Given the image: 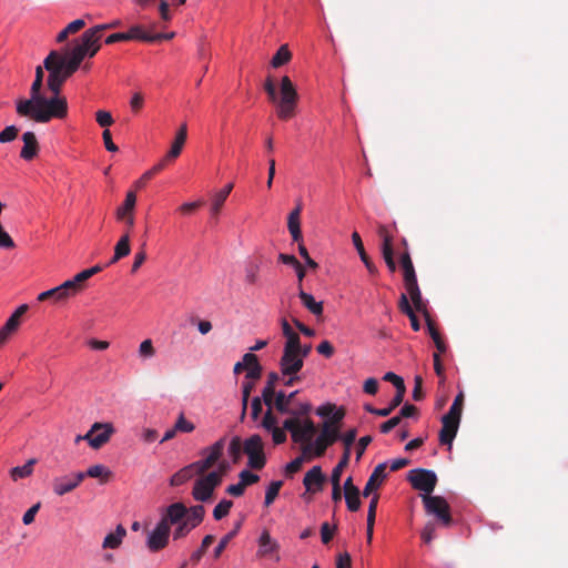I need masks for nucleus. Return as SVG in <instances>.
I'll list each match as a JSON object with an SVG mask.
<instances>
[{"label":"nucleus","mask_w":568,"mask_h":568,"mask_svg":"<svg viewBox=\"0 0 568 568\" xmlns=\"http://www.w3.org/2000/svg\"><path fill=\"white\" fill-rule=\"evenodd\" d=\"M423 504L428 514L435 515L444 526L453 521L450 507L442 496H423Z\"/></svg>","instance_id":"nucleus-8"},{"label":"nucleus","mask_w":568,"mask_h":568,"mask_svg":"<svg viewBox=\"0 0 568 568\" xmlns=\"http://www.w3.org/2000/svg\"><path fill=\"white\" fill-rule=\"evenodd\" d=\"M278 549H280L278 542L272 539V537L267 530H263L258 538L257 556H260V557L272 556L273 554H277Z\"/></svg>","instance_id":"nucleus-23"},{"label":"nucleus","mask_w":568,"mask_h":568,"mask_svg":"<svg viewBox=\"0 0 568 568\" xmlns=\"http://www.w3.org/2000/svg\"><path fill=\"white\" fill-rule=\"evenodd\" d=\"M195 475L193 468L191 465H187L183 468H181L179 471H176L170 479L171 486H180L186 483L187 480L192 479Z\"/></svg>","instance_id":"nucleus-37"},{"label":"nucleus","mask_w":568,"mask_h":568,"mask_svg":"<svg viewBox=\"0 0 568 568\" xmlns=\"http://www.w3.org/2000/svg\"><path fill=\"white\" fill-rule=\"evenodd\" d=\"M205 509L202 505H196L187 509V514L184 517V521L194 529L197 527L204 518Z\"/></svg>","instance_id":"nucleus-34"},{"label":"nucleus","mask_w":568,"mask_h":568,"mask_svg":"<svg viewBox=\"0 0 568 568\" xmlns=\"http://www.w3.org/2000/svg\"><path fill=\"white\" fill-rule=\"evenodd\" d=\"M196 476L201 477L206 475V471L211 469L214 464L205 456V458L201 460H196L190 464Z\"/></svg>","instance_id":"nucleus-51"},{"label":"nucleus","mask_w":568,"mask_h":568,"mask_svg":"<svg viewBox=\"0 0 568 568\" xmlns=\"http://www.w3.org/2000/svg\"><path fill=\"white\" fill-rule=\"evenodd\" d=\"M184 144H172L171 150L168 154L159 162L163 163V169L171 162H173L182 152Z\"/></svg>","instance_id":"nucleus-58"},{"label":"nucleus","mask_w":568,"mask_h":568,"mask_svg":"<svg viewBox=\"0 0 568 568\" xmlns=\"http://www.w3.org/2000/svg\"><path fill=\"white\" fill-rule=\"evenodd\" d=\"M243 442L239 436H234L229 445V454L234 464H237L242 457Z\"/></svg>","instance_id":"nucleus-44"},{"label":"nucleus","mask_w":568,"mask_h":568,"mask_svg":"<svg viewBox=\"0 0 568 568\" xmlns=\"http://www.w3.org/2000/svg\"><path fill=\"white\" fill-rule=\"evenodd\" d=\"M281 326L283 335L286 338L284 344V348L295 349L298 347V343L301 342L300 335L291 327L290 323L285 317L281 320Z\"/></svg>","instance_id":"nucleus-28"},{"label":"nucleus","mask_w":568,"mask_h":568,"mask_svg":"<svg viewBox=\"0 0 568 568\" xmlns=\"http://www.w3.org/2000/svg\"><path fill=\"white\" fill-rule=\"evenodd\" d=\"M240 483L246 488L260 480V477L247 469L242 470L239 474Z\"/></svg>","instance_id":"nucleus-63"},{"label":"nucleus","mask_w":568,"mask_h":568,"mask_svg":"<svg viewBox=\"0 0 568 568\" xmlns=\"http://www.w3.org/2000/svg\"><path fill=\"white\" fill-rule=\"evenodd\" d=\"M64 54L68 55L70 59L77 61L80 64H82L83 60L85 58H88L87 50H84V48H81L80 45H78L75 42H74L72 49L69 50Z\"/></svg>","instance_id":"nucleus-56"},{"label":"nucleus","mask_w":568,"mask_h":568,"mask_svg":"<svg viewBox=\"0 0 568 568\" xmlns=\"http://www.w3.org/2000/svg\"><path fill=\"white\" fill-rule=\"evenodd\" d=\"M336 529H337L336 525L331 527L328 523H323L322 526H321V539H322V542L325 544V545L328 544L332 540Z\"/></svg>","instance_id":"nucleus-61"},{"label":"nucleus","mask_w":568,"mask_h":568,"mask_svg":"<svg viewBox=\"0 0 568 568\" xmlns=\"http://www.w3.org/2000/svg\"><path fill=\"white\" fill-rule=\"evenodd\" d=\"M378 235L382 239V254L388 270L394 273L397 264L394 258L393 237L385 225L378 227Z\"/></svg>","instance_id":"nucleus-13"},{"label":"nucleus","mask_w":568,"mask_h":568,"mask_svg":"<svg viewBox=\"0 0 568 568\" xmlns=\"http://www.w3.org/2000/svg\"><path fill=\"white\" fill-rule=\"evenodd\" d=\"M233 506V501L229 499L221 500L213 509V517L215 520H221L226 517Z\"/></svg>","instance_id":"nucleus-49"},{"label":"nucleus","mask_w":568,"mask_h":568,"mask_svg":"<svg viewBox=\"0 0 568 568\" xmlns=\"http://www.w3.org/2000/svg\"><path fill=\"white\" fill-rule=\"evenodd\" d=\"M53 64L63 73L64 77H67V79L72 77L81 67L80 63L59 51H57V58L53 59Z\"/></svg>","instance_id":"nucleus-20"},{"label":"nucleus","mask_w":568,"mask_h":568,"mask_svg":"<svg viewBox=\"0 0 568 568\" xmlns=\"http://www.w3.org/2000/svg\"><path fill=\"white\" fill-rule=\"evenodd\" d=\"M292 59V53L288 50L287 44H283L280 47V49L276 51V53L273 55L271 60V65L273 68H280L286 63H288Z\"/></svg>","instance_id":"nucleus-38"},{"label":"nucleus","mask_w":568,"mask_h":568,"mask_svg":"<svg viewBox=\"0 0 568 568\" xmlns=\"http://www.w3.org/2000/svg\"><path fill=\"white\" fill-rule=\"evenodd\" d=\"M36 464H37V459L31 458L24 465L16 466V467L11 468L10 477L12 478L13 481H17L19 479L27 478V477L31 476Z\"/></svg>","instance_id":"nucleus-33"},{"label":"nucleus","mask_w":568,"mask_h":568,"mask_svg":"<svg viewBox=\"0 0 568 568\" xmlns=\"http://www.w3.org/2000/svg\"><path fill=\"white\" fill-rule=\"evenodd\" d=\"M43 80L34 78L30 88L29 99L17 101V113L38 123H48L53 119L68 115L67 99H50L42 93Z\"/></svg>","instance_id":"nucleus-1"},{"label":"nucleus","mask_w":568,"mask_h":568,"mask_svg":"<svg viewBox=\"0 0 568 568\" xmlns=\"http://www.w3.org/2000/svg\"><path fill=\"white\" fill-rule=\"evenodd\" d=\"M225 201H226V197H224V194H220L219 192H216L213 195L211 209H210L212 216L216 217L219 215Z\"/></svg>","instance_id":"nucleus-59"},{"label":"nucleus","mask_w":568,"mask_h":568,"mask_svg":"<svg viewBox=\"0 0 568 568\" xmlns=\"http://www.w3.org/2000/svg\"><path fill=\"white\" fill-rule=\"evenodd\" d=\"M282 486H283L282 480L272 481L270 484V486L266 489L265 499H264V505L266 507H268L270 505H272L274 503V500L278 496V493H280Z\"/></svg>","instance_id":"nucleus-48"},{"label":"nucleus","mask_w":568,"mask_h":568,"mask_svg":"<svg viewBox=\"0 0 568 568\" xmlns=\"http://www.w3.org/2000/svg\"><path fill=\"white\" fill-rule=\"evenodd\" d=\"M298 297L302 304L315 316L323 315V303L316 302L312 294L304 292L302 288L298 292Z\"/></svg>","instance_id":"nucleus-31"},{"label":"nucleus","mask_w":568,"mask_h":568,"mask_svg":"<svg viewBox=\"0 0 568 568\" xmlns=\"http://www.w3.org/2000/svg\"><path fill=\"white\" fill-rule=\"evenodd\" d=\"M359 491L344 494L347 509L349 511H357L361 508Z\"/></svg>","instance_id":"nucleus-53"},{"label":"nucleus","mask_w":568,"mask_h":568,"mask_svg":"<svg viewBox=\"0 0 568 568\" xmlns=\"http://www.w3.org/2000/svg\"><path fill=\"white\" fill-rule=\"evenodd\" d=\"M356 436H357L356 428L347 430L342 437L339 436V438L342 439L344 447H345L344 453L351 454V447L354 444Z\"/></svg>","instance_id":"nucleus-60"},{"label":"nucleus","mask_w":568,"mask_h":568,"mask_svg":"<svg viewBox=\"0 0 568 568\" xmlns=\"http://www.w3.org/2000/svg\"><path fill=\"white\" fill-rule=\"evenodd\" d=\"M383 379L392 383L394 385V387L396 388V394L392 399V406L398 407L403 403L404 396L406 393V386H405L404 379L393 372H387L384 375Z\"/></svg>","instance_id":"nucleus-21"},{"label":"nucleus","mask_w":568,"mask_h":568,"mask_svg":"<svg viewBox=\"0 0 568 568\" xmlns=\"http://www.w3.org/2000/svg\"><path fill=\"white\" fill-rule=\"evenodd\" d=\"M139 355L143 359L151 358L155 355V348L151 339H144L139 346Z\"/></svg>","instance_id":"nucleus-55"},{"label":"nucleus","mask_w":568,"mask_h":568,"mask_svg":"<svg viewBox=\"0 0 568 568\" xmlns=\"http://www.w3.org/2000/svg\"><path fill=\"white\" fill-rule=\"evenodd\" d=\"M225 446V438H221L215 442L212 446L205 448L202 454H206V457L215 465L223 454V449Z\"/></svg>","instance_id":"nucleus-39"},{"label":"nucleus","mask_w":568,"mask_h":568,"mask_svg":"<svg viewBox=\"0 0 568 568\" xmlns=\"http://www.w3.org/2000/svg\"><path fill=\"white\" fill-rule=\"evenodd\" d=\"M126 535V530L123 526L119 525L115 529V531L110 532L105 536L102 547L104 549H116L121 542L123 537Z\"/></svg>","instance_id":"nucleus-32"},{"label":"nucleus","mask_w":568,"mask_h":568,"mask_svg":"<svg viewBox=\"0 0 568 568\" xmlns=\"http://www.w3.org/2000/svg\"><path fill=\"white\" fill-rule=\"evenodd\" d=\"M214 539L215 538L213 535H206L202 539L200 548L191 555L190 560L193 564H197L202 559L203 555L206 552L207 548L213 544Z\"/></svg>","instance_id":"nucleus-45"},{"label":"nucleus","mask_w":568,"mask_h":568,"mask_svg":"<svg viewBox=\"0 0 568 568\" xmlns=\"http://www.w3.org/2000/svg\"><path fill=\"white\" fill-rule=\"evenodd\" d=\"M89 278V273L87 272V270H83L77 275H74L73 278L65 281V283L71 285L70 290L75 296L83 290L84 282L88 281Z\"/></svg>","instance_id":"nucleus-41"},{"label":"nucleus","mask_w":568,"mask_h":568,"mask_svg":"<svg viewBox=\"0 0 568 568\" xmlns=\"http://www.w3.org/2000/svg\"><path fill=\"white\" fill-rule=\"evenodd\" d=\"M113 433L114 428L112 424L94 423L84 435V438L92 448L99 449L110 440Z\"/></svg>","instance_id":"nucleus-9"},{"label":"nucleus","mask_w":568,"mask_h":568,"mask_svg":"<svg viewBox=\"0 0 568 568\" xmlns=\"http://www.w3.org/2000/svg\"><path fill=\"white\" fill-rule=\"evenodd\" d=\"M18 133L19 129L16 125H9L0 132V142H12Z\"/></svg>","instance_id":"nucleus-62"},{"label":"nucleus","mask_w":568,"mask_h":568,"mask_svg":"<svg viewBox=\"0 0 568 568\" xmlns=\"http://www.w3.org/2000/svg\"><path fill=\"white\" fill-rule=\"evenodd\" d=\"M407 479L414 489L425 493L424 496H432L438 481L435 471L425 468L409 470Z\"/></svg>","instance_id":"nucleus-7"},{"label":"nucleus","mask_w":568,"mask_h":568,"mask_svg":"<svg viewBox=\"0 0 568 568\" xmlns=\"http://www.w3.org/2000/svg\"><path fill=\"white\" fill-rule=\"evenodd\" d=\"M21 320L12 314L1 327L7 334H13L20 326Z\"/></svg>","instance_id":"nucleus-64"},{"label":"nucleus","mask_w":568,"mask_h":568,"mask_svg":"<svg viewBox=\"0 0 568 568\" xmlns=\"http://www.w3.org/2000/svg\"><path fill=\"white\" fill-rule=\"evenodd\" d=\"M406 291L409 294V297L414 304V308L422 313L427 318V315H429L426 302L422 297V292L419 290L418 283H413L405 286Z\"/></svg>","instance_id":"nucleus-24"},{"label":"nucleus","mask_w":568,"mask_h":568,"mask_svg":"<svg viewBox=\"0 0 568 568\" xmlns=\"http://www.w3.org/2000/svg\"><path fill=\"white\" fill-rule=\"evenodd\" d=\"M304 366V361L297 354V348L290 349L283 348V354L280 359L281 374H294L300 373Z\"/></svg>","instance_id":"nucleus-12"},{"label":"nucleus","mask_w":568,"mask_h":568,"mask_svg":"<svg viewBox=\"0 0 568 568\" xmlns=\"http://www.w3.org/2000/svg\"><path fill=\"white\" fill-rule=\"evenodd\" d=\"M400 264L403 268L404 285L406 286L413 283H417V276L415 273L413 261L407 250L403 252L400 255Z\"/></svg>","instance_id":"nucleus-26"},{"label":"nucleus","mask_w":568,"mask_h":568,"mask_svg":"<svg viewBox=\"0 0 568 568\" xmlns=\"http://www.w3.org/2000/svg\"><path fill=\"white\" fill-rule=\"evenodd\" d=\"M425 321H426L428 333H429L432 339L434 341L435 346L438 351L437 353H445L446 348H447L446 344L443 341L438 329L436 328L434 321L430 318V315H427V318Z\"/></svg>","instance_id":"nucleus-35"},{"label":"nucleus","mask_w":568,"mask_h":568,"mask_svg":"<svg viewBox=\"0 0 568 568\" xmlns=\"http://www.w3.org/2000/svg\"><path fill=\"white\" fill-rule=\"evenodd\" d=\"M128 40H140L145 42H152V34L148 33L142 27L133 26L126 32Z\"/></svg>","instance_id":"nucleus-46"},{"label":"nucleus","mask_w":568,"mask_h":568,"mask_svg":"<svg viewBox=\"0 0 568 568\" xmlns=\"http://www.w3.org/2000/svg\"><path fill=\"white\" fill-rule=\"evenodd\" d=\"M131 252V246H130V235L128 232H125L121 239L119 240V242L115 244V247H114V255L113 257L111 258L110 263L109 264H114L116 263L118 261H120L121 258L128 256Z\"/></svg>","instance_id":"nucleus-29"},{"label":"nucleus","mask_w":568,"mask_h":568,"mask_svg":"<svg viewBox=\"0 0 568 568\" xmlns=\"http://www.w3.org/2000/svg\"><path fill=\"white\" fill-rule=\"evenodd\" d=\"M241 527V523L236 524L233 530L227 532L219 542L214 549V558L217 559L227 547L229 542L237 535Z\"/></svg>","instance_id":"nucleus-43"},{"label":"nucleus","mask_w":568,"mask_h":568,"mask_svg":"<svg viewBox=\"0 0 568 568\" xmlns=\"http://www.w3.org/2000/svg\"><path fill=\"white\" fill-rule=\"evenodd\" d=\"M243 453L247 456L248 467L261 470L266 464L264 443L257 434L252 435L243 442Z\"/></svg>","instance_id":"nucleus-6"},{"label":"nucleus","mask_w":568,"mask_h":568,"mask_svg":"<svg viewBox=\"0 0 568 568\" xmlns=\"http://www.w3.org/2000/svg\"><path fill=\"white\" fill-rule=\"evenodd\" d=\"M82 473L84 474V478L87 476L92 478H100L102 484L106 483L112 476V473L104 465L101 464L93 465L89 467L87 471Z\"/></svg>","instance_id":"nucleus-36"},{"label":"nucleus","mask_w":568,"mask_h":568,"mask_svg":"<svg viewBox=\"0 0 568 568\" xmlns=\"http://www.w3.org/2000/svg\"><path fill=\"white\" fill-rule=\"evenodd\" d=\"M460 419L457 417H452L448 415H444L442 417V429L439 432V443L442 445H448L452 447L453 440L457 435Z\"/></svg>","instance_id":"nucleus-14"},{"label":"nucleus","mask_w":568,"mask_h":568,"mask_svg":"<svg viewBox=\"0 0 568 568\" xmlns=\"http://www.w3.org/2000/svg\"><path fill=\"white\" fill-rule=\"evenodd\" d=\"M351 454L343 453L338 464L333 468L331 481H341L343 470L348 466Z\"/></svg>","instance_id":"nucleus-50"},{"label":"nucleus","mask_w":568,"mask_h":568,"mask_svg":"<svg viewBox=\"0 0 568 568\" xmlns=\"http://www.w3.org/2000/svg\"><path fill=\"white\" fill-rule=\"evenodd\" d=\"M57 58V51L52 50L43 61V67L48 71L47 88L51 93L50 99H65L61 95V90L67 77L53 64V59Z\"/></svg>","instance_id":"nucleus-5"},{"label":"nucleus","mask_w":568,"mask_h":568,"mask_svg":"<svg viewBox=\"0 0 568 568\" xmlns=\"http://www.w3.org/2000/svg\"><path fill=\"white\" fill-rule=\"evenodd\" d=\"M284 429L291 433L294 443H302V453L311 455L313 452L312 439L316 433L315 424L312 419L307 418L302 424L296 417L287 418L283 423Z\"/></svg>","instance_id":"nucleus-3"},{"label":"nucleus","mask_w":568,"mask_h":568,"mask_svg":"<svg viewBox=\"0 0 568 568\" xmlns=\"http://www.w3.org/2000/svg\"><path fill=\"white\" fill-rule=\"evenodd\" d=\"M71 285L63 282L61 285L53 287L51 290L44 291L38 295L39 302H44L47 300H52L53 303H63L69 298L73 297L74 294L70 290Z\"/></svg>","instance_id":"nucleus-17"},{"label":"nucleus","mask_w":568,"mask_h":568,"mask_svg":"<svg viewBox=\"0 0 568 568\" xmlns=\"http://www.w3.org/2000/svg\"><path fill=\"white\" fill-rule=\"evenodd\" d=\"M287 227L292 235L293 241L301 242L302 241V231L300 224V217H296V213H290L287 219Z\"/></svg>","instance_id":"nucleus-42"},{"label":"nucleus","mask_w":568,"mask_h":568,"mask_svg":"<svg viewBox=\"0 0 568 568\" xmlns=\"http://www.w3.org/2000/svg\"><path fill=\"white\" fill-rule=\"evenodd\" d=\"M325 479L321 466H314L305 474L303 485L306 491L316 493L322 490Z\"/></svg>","instance_id":"nucleus-19"},{"label":"nucleus","mask_w":568,"mask_h":568,"mask_svg":"<svg viewBox=\"0 0 568 568\" xmlns=\"http://www.w3.org/2000/svg\"><path fill=\"white\" fill-rule=\"evenodd\" d=\"M246 366H252V369H250L246 373V378L254 381V379H258L261 377L262 366L258 363L257 356L255 354H253V353L244 354L242 362H237L234 365L233 372L235 374H240L242 371H244L246 368Z\"/></svg>","instance_id":"nucleus-16"},{"label":"nucleus","mask_w":568,"mask_h":568,"mask_svg":"<svg viewBox=\"0 0 568 568\" xmlns=\"http://www.w3.org/2000/svg\"><path fill=\"white\" fill-rule=\"evenodd\" d=\"M338 439L339 429L337 427H332L331 422H325L323 424V428L320 436L315 439V443L313 444L312 453L320 457L324 455L328 446L333 445Z\"/></svg>","instance_id":"nucleus-11"},{"label":"nucleus","mask_w":568,"mask_h":568,"mask_svg":"<svg viewBox=\"0 0 568 568\" xmlns=\"http://www.w3.org/2000/svg\"><path fill=\"white\" fill-rule=\"evenodd\" d=\"M39 144H23L20 151V158L26 161H31L39 154Z\"/></svg>","instance_id":"nucleus-54"},{"label":"nucleus","mask_w":568,"mask_h":568,"mask_svg":"<svg viewBox=\"0 0 568 568\" xmlns=\"http://www.w3.org/2000/svg\"><path fill=\"white\" fill-rule=\"evenodd\" d=\"M175 430L181 432V433H191L195 429V426L192 422H189L187 419H185L183 413H181L175 422Z\"/></svg>","instance_id":"nucleus-57"},{"label":"nucleus","mask_w":568,"mask_h":568,"mask_svg":"<svg viewBox=\"0 0 568 568\" xmlns=\"http://www.w3.org/2000/svg\"><path fill=\"white\" fill-rule=\"evenodd\" d=\"M297 393L298 390H294L286 395L283 390L277 392L274 400L275 409L281 414H290L292 412L290 405Z\"/></svg>","instance_id":"nucleus-27"},{"label":"nucleus","mask_w":568,"mask_h":568,"mask_svg":"<svg viewBox=\"0 0 568 568\" xmlns=\"http://www.w3.org/2000/svg\"><path fill=\"white\" fill-rule=\"evenodd\" d=\"M463 405H464V393L460 392L454 399L448 413L446 415L452 417L462 418V412H463Z\"/></svg>","instance_id":"nucleus-52"},{"label":"nucleus","mask_w":568,"mask_h":568,"mask_svg":"<svg viewBox=\"0 0 568 568\" xmlns=\"http://www.w3.org/2000/svg\"><path fill=\"white\" fill-rule=\"evenodd\" d=\"M100 34L97 33V30L93 28H90L85 30L79 39H77L74 42L80 45L81 48H84V50L88 51V49L94 44L95 40H100Z\"/></svg>","instance_id":"nucleus-40"},{"label":"nucleus","mask_w":568,"mask_h":568,"mask_svg":"<svg viewBox=\"0 0 568 568\" xmlns=\"http://www.w3.org/2000/svg\"><path fill=\"white\" fill-rule=\"evenodd\" d=\"M186 514L187 508L182 503H174L168 507L161 521H166V525L171 527V525L182 523Z\"/></svg>","instance_id":"nucleus-22"},{"label":"nucleus","mask_w":568,"mask_h":568,"mask_svg":"<svg viewBox=\"0 0 568 568\" xmlns=\"http://www.w3.org/2000/svg\"><path fill=\"white\" fill-rule=\"evenodd\" d=\"M263 88L268 97V101L274 104L276 114L281 120H290L295 115L298 93L287 75L282 77L278 89L271 77L265 79Z\"/></svg>","instance_id":"nucleus-2"},{"label":"nucleus","mask_w":568,"mask_h":568,"mask_svg":"<svg viewBox=\"0 0 568 568\" xmlns=\"http://www.w3.org/2000/svg\"><path fill=\"white\" fill-rule=\"evenodd\" d=\"M170 527L166 521H160L149 536L148 546L150 550L159 551L163 549L168 545Z\"/></svg>","instance_id":"nucleus-15"},{"label":"nucleus","mask_w":568,"mask_h":568,"mask_svg":"<svg viewBox=\"0 0 568 568\" xmlns=\"http://www.w3.org/2000/svg\"><path fill=\"white\" fill-rule=\"evenodd\" d=\"M162 170L163 163H156L153 168L144 172L142 176L134 183L135 189H143L146 183Z\"/></svg>","instance_id":"nucleus-47"},{"label":"nucleus","mask_w":568,"mask_h":568,"mask_svg":"<svg viewBox=\"0 0 568 568\" xmlns=\"http://www.w3.org/2000/svg\"><path fill=\"white\" fill-rule=\"evenodd\" d=\"M352 242L369 274L376 275L378 273V270L367 255L361 235L357 232H353Z\"/></svg>","instance_id":"nucleus-25"},{"label":"nucleus","mask_w":568,"mask_h":568,"mask_svg":"<svg viewBox=\"0 0 568 568\" xmlns=\"http://www.w3.org/2000/svg\"><path fill=\"white\" fill-rule=\"evenodd\" d=\"M84 480L82 471L58 476L52 480V490L57 496H64L73 491Z\"/></svg>","instance_id":"nucleus-10"},{"label":"nucleus","mask_w":568,"mask_h":568,"mask_svg":"<svg viewBox=\"0 0 568 568\" xmlns=\"http://www.w3.org/2000/svg\"><path fill=\"white\" fill-rule=\"evenodd\" d=\"M386 468H387L386 463H381L374 468L373 473L368 477V480L363 489L364 497H368L374 490H377L381 487V485L387 477Z\"/></svg>","instance_id":"nucleus-18"},{"label":"nucleus","mask_w":568,"mask_h":568,"mask_svg":"<svg viewBox=\"0 0 568 568\" xmlns=\"http://www.w3.org/2000/svg\"><path fill=\"white\" fill-rule=\"evenodd\" d=\"M136 204V195L134 191L126 193L125 200L121 206L116 210V219L134 216V209Z\"/></svg>","instance_id":"nucleus-30"},{"label":"nucleus","mask_w":568,"mask_h":568,"mask_svg":"<svg viewBox=\"0 0 568 568\" xmlns=\"http://www.w3.org/2000/svg\"><path fill=\"white\" fill-rule=\"evenodd\" d=\"M222 484V473L210 471L204 476L197 477L192 489V497L196 501H209L214 490Z\"/></svg>","instance_id":"nucleus-4"}]
</instances>
